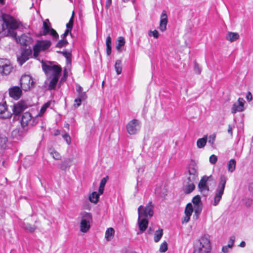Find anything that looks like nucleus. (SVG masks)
<instances>
[{"instance_id":"nucleus-4","label":"nucleus","mask_w":253,"mask_h":253,"mask_svg":"<svg viewBox=\"0 0 253 253\" xmlns=\"http://www.w3.org/2000/svg\"><path fill=\"white\" fill-rule=\"evenodd\" d=\"M92 219L91 213L86 212L82 213V219L80 223V230L82 232L86 233L89 229L90 223Z\"/></svg>"},{"instance_id":"nucleus-17","label":"nucleus","mask_w":253,"mask_h":253,"mask_svg":"<svg viewBox=\"0 0 253 253\" xmlns=\"http://www.w3.org/2000/svg\"><path fill=\"white\" fill-rule=\"evenodd\" d=\"M9 96L15 100H18L22 95V89L18 86H15L9 89Z\"/></svg>"},{"instance_id":"nucleus-43","label":"nucleus","mask_w":253,"mask_h":253,"mask_svg":"<svg viewBox=\"0 0 253 253\" xmlns=\"http://www.w3.org/2000/svg\"><path fill=\"white\" fill-rule=\"evenodd\" d=\"M168 250V244L166 241L163 242L160 247L159 251L161 253H165Z\"/></svg>"},{"instance_id":"nucleus-32","label":"nucleus","mask_w":253,"mask_h":253,"mask_svg":"<svg viewBox=\"0 0 253 253\" xmlns=\"http://www.w3.org/2000/svg\"><path fill=\"white\" fill-rule=\"evenodd\" d=\"M193 208V211H194V216H196V219H197L201 212L202 210V205L194 206V208Z\"/></svg>"},{"instance_id":"nucleus-53","label":"nucleus","mask_w":253,"mask_h":253,"mask_svg":"<svg viewBox=\"0 0 253 253\" xmlns=\"http://www.w3.org/2000/svg\"><path fill=\"white\" fill-rule=\"evenodd\" d=\"M63 137L67 142L68 144H70L71 143V137L67 133H65L63 135Z\"/></svg>"},{"instance_id":"nucleus-63","label":"nucleus","mask_w":253,"mask_h":253,"mask_svg":"<svg viewBox=\"0 0 253 253\" xmlns=\"http://www.w3.org/2000/svg\"><path fill=\"white\" fill-rule=\"evenodd\" d=\"M112 2V0H107L106 7L108 8L109 6L111 5Z\"/></svg>"},{"instance_id":"nucleus-55","label":"nucleus","mask_w":253,"mask_h":253,"mask_svg":"<svg viewBox=\"0 0 253 253\" xmlns=\"http://www.w3.org/2000/svg\"><path fill=\"white\" fill-rule=\"evenodd\" d=\"M194 71L195 72L198 74H199L201 73V69L196 63H195L194 65Z\"/></svg>"},{"instance_id":"nucleus-45","label":"nucleus","mask_w":253,"mask_h":253,"mask_svg":"<svg viewBox=\"0 0 253 253\" xmlns=\"http://www.w3.org/2000/svg\"><path fill=\"white\" fill-rule=\"evenodd\" d=\"M243 204L247 207H250L252 205L253 201L249 198H245L243 200Z\"/></svg>"},{"instance_id":"nucleus-49","label":"nucleus","mask_w":253,"mask_h":253,"mask_svg":"<svg viewBox=\"0 0 253 253\" xmlns=\"http://www.w3.org/2000/svg\"><path fill=\"white\" fill-rule=\"evenodd\" d=\"M78 97L81 100H84L87 98V95L85 92H82L78 93Z\"/></svg>"},{"instance_id":"nucleus-11","label":"nucleus","mask_w":253,"mask_h":253,"mask_svg":"<svg viewBox=\"0 0 253 253\" xmlns=\"http://www.w3.org/2000/svg\"><path fill=\"white\" fill-rule=\"evenodd\" d=\"M140 128L139 122L136 119H133L126 126L127 131L130 135L136 134L139 130Z\"/></svg>"},{"instance_id":"nucleus-26","label":"nucleus","mask_w":253,"mask_h":253,"mask_svg":"<svg viewBox=\"0 0 253 253\" xmlns=\"http://www.w3.org/2000/svg\"><path fill=\"white\" fill-rule=\"evenodd\" d=\"M100 195L99 192L97 193L96 192H93L89 195V199L91 202L96 204L98 201Z\"/></svg>"},{"instance_id":"nucleus-57","label":"nucleus","mask_w":253,"mask_h":253,"mask_svg":"<svg viewBox=\"0 0 253 253\" xmlns=\"http://www.w3.org/2000/svg\"><path fill=\"white\" fill-rule=\"evenodd\" d=\"M76 91L78 92V93H79V92H83V87L81 85H80L78 84H77L76 85Z\"/></svg>"},{"instance_id":"nucleus-34","label":"nucleus","mask_w":253,"mask_h":253,"mask_svg":"<svg viewBox=\"0 0 253 253\" xmlns=\"http://www.w3.org/2000/svg\"><path fill=\"white\" fill-rule=\"evenodd\" d=\"M193 211V208L192 204L189 203L187 205L185 209V214L190 216Z\"/></svg>"},{"instance_id":"nucleus-22","label":"nucleus","mask_w":253,"mask_h":253,"mask_svg":"<svg viewBox=\"0 0 253 253\" xmlns=\"http://www.w3.org/2000/svg\"><path fill=\"white\" fill-rule=\"evenodd\" d=\"M50 23L48 19H46L43 23V35H46L48 34V33L50 29Z\"/></svg>"},{"instance_id":"nucleus-27","label":"nucleus","mask_w":253,"mask_h":253,"mask_svg":"<svg viewBox=\"0 0 253 253\" xmlns=\"http://www.w3.org/2000/svg\"><path fill=\"white\" fill-rule=\"evenodd\" d=\"M115 231L113 228H109L105 232V238L107 241H110L113 237Z\"/></svg>"},{"instance_id":"nucleus-42","label":"nucleus","mask_w":253,"mask_h":253,"mask_svg":"<svg viewBox=\"0 0 253 253\" xmlns=\"http://www.w3.org/2000/svg\"><path fill=\"white\" fill-rule=\"evenodd\" d=\"M62 54L66 58L67 63H70L71 62V54L66 50L62 51Z\"/></svg>"},{"instance_id":"nucleus-41","label":"nucleus","mask_w":253,"mask_h":253,"mask_svg":"<svg viewBox=\"0 0 253 253\" xmlns=\"http://www.w3.org/2000/svg\"><path fill=\"white\" fill-rule=\"evenodd\" d=\"M68 44V41L66 39H62L60 40L56 45V47L58 48H61L65 46Z\"/></svg>"},{"instance_id":"nucleus-38","label":"nucleus","mask_w":253,"mask_h":253,"mask_svg":"<svg viewBox=\"0 0 253 253\" xmlns=\"http://www.w3.org/2000/svg\"><path fill=\"white\" fill-rule=\"evenodd\" d=\"M50 154L55 160H60L61 158L60 154L56 151L53 150L49 152Z\"/></svg>"},{"instance_id":"nucleus-8","label":"nucleus","mask_w":253,"mask_h":253,"mask_svg":"<svg viewBox=\"0 0 253 253\" xmlns=\"http://www.w3.org/2000/svg\"><path fill=\"white\" fill-rule=\"evenodd\" d=\"M138 213L139 217H146L148 216L150 217H152L154 213L153 206L152 202H149L144 208L143 206H140L138 209Z\"/></svg>"},{"instance_id":"nucleus-2","label":"nucleus","mask_w":253,"mask_h":253,"mask_svg":"<svg viewBox=\"0 0 253 253\" xmlns=\"http://www.w3.org/2000/svg\"><path fill=\"white\" fill-rule=\"evenodd\" d=\"M211 250V247L209 237L204 236L195 243L193 253H209Z\"/></svg>"},{"instance_id":"nucleus-61","label":"nucleus","mask_w":253,"mask_h":253,"mask_svg":"<svg viewBox=\"0 0 253 253\" xmlns=\"http://www.w3.org/2000/svg\"><path fill=\"white\" fill-rule=\"evenodd\" d=\"M223 253H227L228 252V248L227 246H223L222 249Z\"/></svg>"},{"instance_id":"nucleus-12","label":"nucleus","mask_w":253,"mask_h":253,"mask_svg":"<svg viewBox=\"0 0 253 253\" xmlns=\"http://www.w3.org/2000/svg\"><path fill=\"white\" fill-rule=\"evenodd\" d=\"M12 113L7 108L5 101L0 102V118L8 119L11 117Z\"/></svg>"},{"instance_id":"nucleus-44","label":"nucleus","mask_w":253,"mask_h":253,"mask_svg":"<svg viewBox=\"0 0 253 253\" xmlns=\"http://www.w3.org/2000/svg\"><path fill=\"white\" fill-rule=\"evenodd\" d=\"M7 142V138L5 136H2L0 137V146L4 148L6 146V144Z\"/></svg>"},{"instance_id":"nucleus-54","label":"nucleus","mask_w":253,"mask_h":253,"mask_svg":"<svg viewBox=\"0 0 253 253\" xmlns=\"http://www.w3.org/2000/svg\"><path fill=\"white\" fill-rule=\"evenodd\" d=\"M83 100H81V99L79 98L78 97H77V98H76L74 100V102H75V104H74V106L75 107H79L81 105V103H82V101Z\"/></svg>"},{"instance_id":"nucleus-50","label":"nucleus","mask_w":253,"mask_h":253,"mask_svg":"<svg viewBox=\"0 0 253 253\" xmlns=\"http://www.w3.org/2000/svg\"><path fill=\"white\" fill-rule=\"evenodd\" d=\"M198 180V178L195 177V176L188 175L185 180L188 181V182L194 183Z\"/></svg>"},{"instance_id":"nucleus-37","label":"nucleus","mask_w":253,"mask_h":253,"mask_svg":"<svg viewBox=\"0 0 253 253\" xmlns=\"http://www.w3.org/2000/svg\"><path fill=\"white\" fill-rule=\"evenodd\" d=\"M50 103L47 102L45 103L41 108L40 112L39 113L38 115L36 116V117L38 116H42L43 113L45 112L46 109L49 106Z\"/></svg>"},{"instance_id":"nucleus-59","label":"nucleus","mask_w":253,"mask_h":253,"mask_svg":"<svg viewBox=\"0 0 253 253\" xmlns=\"http://www.w3.org/2000/svg\"><path fill=\"white\" fill-rule=\"evenodd\" d=\"M246 99L249 101H250L252 99V95L250 92H248V94L246 95Z\"/></svg>"},{"instance_id":"nucleus-9","label":"nucleus","mask_w":253,"mask_h":253,"mask_svg":"<svg viewBox=\"0 0 253 253\" xmlns=\"http://www.w3.org/2000/svg\"><path fill=\"white\" fill-rule=\"evenodd\" d=\"M12 69L10 61L5 58H0V74L7 75Z\"/></svg>"},{"instance_id":"nucleus-1","label":"nucleus","mask_w":253,"mask_h":253,"mask_svg":"<svg viewBox=\"0 0 253 253\" xmlns=\"http://www.w3.org/2000/svg\"><path fill=\"white\" fill-rule=\"evenodd\" d=\"M18 26V22L9 15L3 14L0 16V37L9 36L14 38L17 42H19L22 45H29L33 41L29 34H23L18 39L16 38L15 30Z\"/></svg>"},{"instance_id":"nucleus-19","label":"nucleus","mask_w":253,"mask_h":253,"mask_svg":"<svg viewBox=\"0 0 253 253\" xmlns=\"http://www.w3.org/2000/svg\"><path fill=\"white\" fill-rule=\"evenodd\" d=\"M141 217H139L138 216V224L139 230L141 232L145 231L148 227V221L146 218H142Z\"/></svg>"},{"instance_id":"nucleus-20","label":"nucleus","mask_w":253,"mask_h":253,"mask_svg":"<svg viewBox=\"0 0 253 253\" xmlns=\"http://www.w3.org/2000/svg\"><path fill=\"white\" fill-rule=\"evenodd\" d=\"M239 38V35L237 33L228 32L226 36V39L230 42L236 41Z\"/></svg>"},{"instance_id":"nucleus-3","label":"nucleus","mask_w":253,"mask_h":253,"mask_svg":"<svg viewBox=\"0 0 253 253\" xmlns=\"http://www.w3.org/2000/svg\"><path fill=\"white\" fill-rule=\"evenodd\" d=\"M227 179V177L224 175H221L220 177L219 182L218 184L217 188L216 189L214 200L212 203V205L214 206H216L219 204L222 198L224 193Z\"/></svg>"},{"instance_id":"nucleus-13","label":"nucleus","mask_w":253,"mask_h":253,"mask_svg":"<svg viewBox=\"0 0 253 253\" xmlns=\"http://www.w3.org/2000/svg\"><path fill=\"white\" fill-rule=\"evenodd\" d=\"M32 53L31 48L24 49L21 52L20 56H17V60L20 65L27 61Z\"/></svg>"},{"instance_id":"nucleus-62","label":"nucleus","mask_w":253,"mask_h":253,"mask_svg":"<svg viewBox=\"0 0 253 253\" xmlns=\"http://www.w3.org/2000/svg\"><path fill=\"white\" fill-rule=\"evenodd\" d=\"M227 131L229 134H230L231 135H232V127L230 125H228V128Z\"/></svg>"},{"instance_id":"nucleus-51","label":"nucleus","mask_w":253,"mask_h":253,"mask_svg":"<svg viewBox=\"0 0 253 253\" xmlns=\"http://www.w3.org/2000/svg\"><path fill=\"white\" fill-rule=\"evenodd\" d=\"M215 140V134L211 135L209 137L208 142H209V143H210L211 145H212L214 144Z\"/></svg>"},{"instance_id":"nucleus-31","label":"nucleus","mask_w":253,"mask_h":253,"mask_svg":"<svg viewBox=\"0 0 253 253\" xmlns=\"http://www.w3.org/2000/svg\"><path fill=\"white\" fill-rule=\"evenodd\" d=\"M115 69L118 75L121 74L122 70V61L120 60H117L115 64Z\"/></svg>"},{"instance_id":"nucleus-46","label":"nucleus","mask_w":253,"mask_h":253,"mask_svg":"<svg viewBox=\"0 0 253 253\" xmlns=\"http://www.w3.org/2000/svg\"><path fill=\"white\" fill-rule=\"evenodd\" d=\"M67 161L68 160H66L64 162L60 164L59 165V168L63 170H65L67 168L70 167V166L67 164Z\"/></svg>"},{"instance_id":"nucleus-47","label":"nucleus","mask_w":253,"mask_h":253,"mask_svg":"<svg viewBox=\"0 0 253 253\" xmlns=\"http://www.w3.org/2000/svg\"><path fill=\"white\" fill-rule=\"evenodd\" d=\"M148 35L150 37L153 36L155 38H158L159 36V32L157 30L150 31L148 33Z\"/></svg>"},{"instance_id":"nucleus-30","label":"nucleus","mask_w":253,"mask_h":253,"mask_svg":"<svg viewBox=\"0 0 253 253\" xmlns=\"http://www.w3.org/2000/svg\"><path fill=\"white\" fill-rule=\"evenodd\" d=\"M195 188V186L193 183H191V185H184V193L186 194H189L193 191Z\"/></svg>"},{"instance_id":"nucleus-28","label":"nucleus","mask_w":253,"mask_h":253,"mask_svg":"<svg viewBox=\"0 0 253 253\" xmlns=\"http://www.w3.org/2000/svg\"><path fill=\"white\" fill-rule=\"evenodd\" d=\"M59 78H57L56 77H53L51 80L50 81V82L49 83L48 85V89L52 90L55 89L57 82L58 81Z\"/></svg>"},{"instance_id":"nucleus-6","label":"nucleus","mask_w":253,"mask_h":253,"mask_svg":"<svg viewBox=\"0 0 253 253\" xmlns=\"http://www.w3.org/2000/svg\"><path fill=\"white\" fill-rule=\"evenodd\" d=\"M21 87L24 91H28L34 87L35 83L30 75H23L20 80Z\"/></svg>"},{"instance_id":"nucleus-23","label":"nucleus","mask_w":253,"mask_h":253,"mask_svg":"<svg viewBox=\"0 0 253 253\" xmlns=\"http://www.w3.org/2000/svg\"><path fill=\"white\" fill-rule=\"evenodd\" d=\"M108 179V176H107L103 178L100 181L99 187L98 189V192L99 194H102L104 192V187Z\"/></svg>"},{"instance_id":"nucleus-56","label":"nucleus","mask_w":253,"mask_h":253,"mask_svg":"<svg viewBox=\"0 0 253 253\" xmlns=\"http://www.w3.org/2000/svg\"><path fill=\"white\" fill-rule=\"evenodd\" d=\"M190 218V216L185 214V216L182 219V223H187Z\"/></svg>"},{"instance_id":"nucleus-52","label":"nucleus","mask_w":253,"mask_h":253,"mask_svg":"<svg viewBox=\"0 0 253 253\" xmlns=\"http://www.w3.org/2000/svg\"><path fill=\"white\" fill-rule=\"evenodd\" d=\"M217 160V157L214 155H212L210 157V162L212 164H214Z\"/></svg>"},{"instance_id":"nucleus-21","label":"nucleus","mask_w":253,"mask_h":253,"mask_svg":"<svg viewBox=\"0 0 253 253\" xmlns=\"http://www.w3.org/2000/svg\"><path fill=\"white\" fill-rule=\"evenodd\" d=\"M125 38L123 37H119L116 42V48L119 52L122 51V48L125 44Z\"/></svg>"},{"instance_id":"nucleus-64","label":"nucleus","mask_w":253,"mask_h":253,"mask_svg":"<svg viewBox=\"0 0 253 253\" xmlns=\"http://www.w3.org/2000/svg\"><path fill=\"white\" fill-rule=\"evenodd\" d=\"M241 247H245L246 246V243L244 241H242L239 245Z\"/></svg>"},{"instance_id":"nucleus-40","label":"nucleus","mask_w":253,"mask_h":253,"mask_svg":"<svg viewBox=\"0 0 253 253\" xmlns=\"http://www.w3.org/2000/svg\"><path fill=\"white\" fill-rule=\"evenodd\" d=\"M192 202L194 204V206H197L199 205H202L201 200V197L199 195L195 196L193 197L192 199Z\"/></svg>"},{"instance_id":"nucleus-5","label":"nucleus","mask_w":253,"mask_h":253,"mask_svg":"<svg viewBox=\"0 0 253 253\" xmlns=\"http://www.w3.org/2000/svg\"><path fill=\"white\" fill-rule=\"evenodd\" d=\"M51 44V42L48 40L38 41L33 47L34 56H38L41 51H44L48 49L50 46Z\"/></svg>"},{"instance_id":"nucleus-15","label":"nucleus","mask_w":253,"mask_h":253,"mask_svg":"<svg viewBox=\"0 0 253 253\" xmlns=\"http://www.w3.org/2000/svg\"><path fill=\"white\" fill-rule=\"evenodd\" d=\"M211 177V175L210 176H204L201 178L198 184V188L201 192H208L209 191V188L207 184V182Z\"/></svg>"},{"instance_id":"nucleus-39","label":"nucleus","mask_w":253,"mask_h":253,"mask_svg":"<svg viewBox=\"0 0 253 253\" xmlns=\"http://www.w3.org/2000/svg\"><path fill=\"white\" fill-rule=\"evenodd\" d=\"M74 12L73 11L72 13V15L68 23L66 24V27L67 28V30H69V31H71L73 23H74Z\"/></svg>"},{"instance_id":"nucleus-24","label":"nucleus","mask_w":253,"mask_h":253,"mask_svg":"<svg viewBox=\"0 0 253 253\" xmlns=\"http://www.w3.org/2000/svg\"><path fill=\"white\" fill-rule=\"evenodd\" d=\"M207 142V136L206 135L203 138H199L197 141V146L198 148L204 147Z\"/></svg>"},{"instance_id":"nucleus-60","label":"nucleus","mask_w":253,"mask_h":253,"mask_svg":"<svg viewBox=\"0 0 253 253\" xmlns=\"http://www.w3.org/2000/svg\"><path fill=\"white\" fill-rule=\"evenodd\" d=\"M249 191L253 195V183H251L249 186Z\"/></svg>"},{"instance_id":"nucleus-58","label":"nucleus","mask_w":253,"mask_h":253,"mask_svg":"<svg viewBox=\"0 0 253 253\" xmlns=\"http://www.w3.org/2000/svg\"><path fill=\"white\" fill-rule=\"evenodd\" d=\"M71 32V31H69V30H66L65 31L64 33L61 36L62 39H65L66 38V37L68 36V35L69 34V32Z\"/></svg>"},{"instance_id":"nucleus-7","label":"nucleus","mask_w":253,"mask_h":253,"mask_svg":"<svg viewBox=\"0 0 253 253\" xmlns=\"http://www.w3.org/2000/svg\"><path fill=\"white\" fill-rule=\"evenodd\" d=\"M38 123L37 117L34 118L31 113L26 112L23 113L21 118V124L23 127L28 126H34Z\"/></svg>"},{"instance_id":"nucleus-25","label":"nucleus","mask_w":253,"mask_h":253,"mask_svg":"<svg viewBox=\"0 0 253 253\" xmlns=\"http://www.w3.org/2000/svg\"><path fill=\"white\" fill-rule=\"evenodd\" d=\"M236 162L235 159H231L227 164V169L229 172H233L236 168Z\"/></svg>"},{"instance_id":"nucleus-48","label":"nucleus","mask_w":253,"mask_h":253,"mask_svg":"<svg viewBox=\"0 0 253 253\" xmlns=\"http://www.w3.org/2000/svg\"><path fill=\"white\" fill-rule=\"evenodd\" d=\"M48 34L52 36L56 40L58 39L59 38V35L56 32V31L52 28L50 29L48 33Z\"/></svg>"},{"instance_id":"nucleus-33","label":"nucleus","mask_w":253,"mask_h":253,"mask_svg":"<svg viewBox=\"0 0 253 253\" xmlns=\"http://www.w3.org/2000/svg\"><path fill=\"white\" fill-rule=\"evenodd\" d=\"M163 230L162 229H159L156 231L155 236H154V241L155 242H158L161 238L163 236Z\"/></svg>"},{"instance_id":"nucleus-18","label":"nucleus","mask_w":253,"mask_h":253,"mask_svg":"<svg viewBox=\"0 0 253 253\" xmlns=\"http://www.w3.org/2000/svg\"><path fill=\"white\" fill-rule=\"evenodd\" d=\"M168 16L165 11H163L161 15L159 29L162 32H164L167 29L168 24Z\"/></svg>"},{"instance_id":"nucleus-14","label":"nucleus","mask_w":253,"mask_h":253,"mask_svg":"<svg viewBox=\"0 0 253 253\" xmlns=\"http://www.w3.org/2000/svg\"><path fill=\"white\" fill-rule=\"evenodd\" d=\"M27 107L28 105L25 101H20L13 106V108L12 109L13 114L15 116H18Z\"/></svg>"},{"instance_id":"nucleus-16","label":"nucleus","mask_w":253,"mask_h":253,"mask_svg":"<svg viewBox=\"0 0 253 253\" xmlns=\"http://www.w3.org/2000/svg\"><path fill=\"white\" fill-rule=\"evenodd\" d=\"M245 101L243 98H239L238 102L235 103L232 108L231 112L232 113L235 114L237 112H242L244 110V103Z\"/></svg>"},{"instance_id":"nucleus-10","label":"nucleus","mask_w":253,"mask_h":253,"mask_svg":"<svg viewBox=\"0 0 253 253\" xmlns=\"http://www.w3.org/2000/svg\"><path fill=\"white\" fill-rule=\"evenodd\" d=\"M42 68L45 73L51 72L53 77L59 78L62 71V68L58 65H44Z\"/></svg>"},{"instance_id":"nucleus-36","label":"nucleus","mask_w":253,"mask_h":253,"mask_svg":"<svg viewBox=\"0 0 253 253\" xmlns=\"http://www.w3.org/2000/svg\"><path fill=\"white\" fill-rule=\"evenodd\" d=\"M188 174L191 176H195V177L198 178V173L197 169L194 167H190L189 168Z\"/></svg>"},{"instance_id":"nucleus-29","label":"nucleus","mask_w":253,"mask_h":253,"mask_svg":"<svg viewBox=\"0 0 253 253\" xmlns=\"http://www.w3.org/2000/svg\"><path fill=\"white\" fill-rule=\"evenodd\" d=\"M106 45L107 54L110 55L111 53V38L110 36L106 38Z\"/></svg>"},{"instance_id":"nucleus-35","label":"nucleus","mask_w":253,"mask_h":253,"mask_svg":"<svg viewBox=\"0 0 253 253\" xmlns=\"http://www.w3.org/2000/svg\"><path fill=\"white\" fill-rule=\"evenodd\" d=\"M23 227L24 229L27 230L30 232H33L36 229V227L34 225H32L29 223H24Z\"/></svg>"}]
</instances>
